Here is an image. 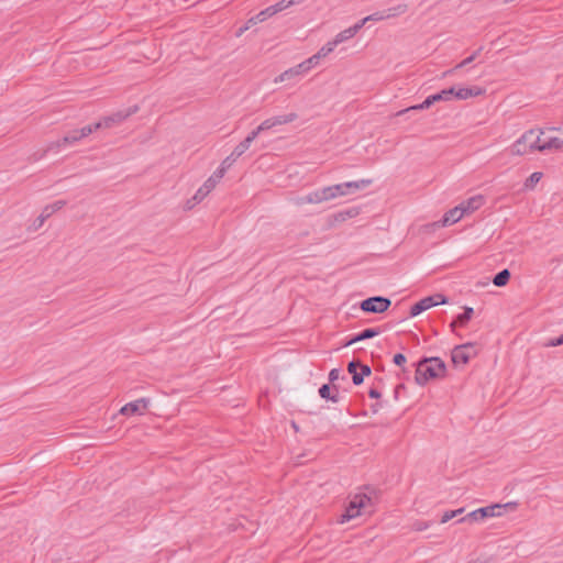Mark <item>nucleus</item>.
<instances>
[{
	"mask_svg": "<svg viewBox=\"0 0 563 563\" xmlns=\"http://www.w3.org/2000/svg\"><path fill=\"white\" fill-rule=\"evenodd\" d=\"M354 36H355V34L353 33L351 27H347V29L341 31L340 33H338L335 35V37L333 38V41L335 42L336 45H339Z\"/></svg>",
	"mask_w": 563,
	"mask_h": 563,
	"instance_id": "7c9ffc66",
	"label": "nucleus"
},
{
	"mask_svg": "<svg viewBox=\"0 0 563 563\" xmlns=\"http://www.w3.org/2000/svg\"><path fill=\"white\" fill-rule=\"evenodd\" d=\"M338 45L335 44V42L332 40L330 42H328L325 45H323L318 52L317 54L323 58L325 56H328L330 53H332L334 51V48L336 47Z\"/></svg>",
	"mask_w": 563,
	"mask_h": 563,
	"instance_id": "f704fd0d",
	"label": "nucleus"
},
{
	"mask_svg": "<svg viewBox=\"0 0 563 563\" xmlns=\"http://www.w3.org/2000/svg\"><path fill=\"white\" fill-rule=\"evenodd\" d=\"M562 344H563V334L556 339L550 340L545 345L547 346H558V345H562Z\"/></svg>",
	"mask_w": 563,
	"mask_h": 563,
	"instance_id": "49530a36",
	"label": "nucleus"
},
{
	"mask_svg": "<svg viewBox=\"0 0 563 563\" xmlns=\"http://www.w3.org/2000/svg\"><path fill=\"white\" fill-rule=\"evenodd\" d=\"M339 378H340V369H338V368L331 369L330 373H329V380H330V383H334Z\"/></svg>",
	"mask_w": 563,
	"mask_h": 563,
	"instance_id": "37998d69",
	"label": "nucleus"
},
{
	"mask_svg": "<svg viewBox=\"0 0 563 563\" xmlns=\"http://www.w3.org/2000/svg\"><path fill=\"white\" fill-rule=\"evenodd\" d=\"M390 303L391 301L388 298L375 296L363 300L361 302V309L364 312L382 313L389 308Z\"/></svg>",
	"mask_w": 563,
	"mask_h": 563,
	"instance_id": "9b49d317",
	"label": "nucleus"
},
{
	"mask_svg": "<svg viewBox=\"0 0 563 563\" xmlns=\"http://www.w3.org/2000/svg\"><path fill=\"white\" fill-rule=\"evenodd\" d=\"M540 132L539 129L526 131L510 147L509 153L515 156H525L539 152Z\"/></svg>",
	"mask_w": 563,
	"mask_h": 563,
	"instance_id": "f03ea898",
	"label": "nucleus"
},
{
	"mask_svg": "<svg viewBox=\"0 0 563 563\" xmlns=\"http://www.w3.org/2000/svg\"><path fill=\"white\" fill-rule=\"evenodd\" d=\"M320 59H321V57L316 53L314 55H312L311 57H309L308 59H306L303 62L311 69L312 67L318 65Z\"/></svg>",
	"mask_w": 563,
	"mask_h": 563,
	"instance_id": "ea45409f",
	"label": "nucleus"
},
{
	"mask_svg": "<svg viewBox=\"0 0 563 563\" xmlns=\"http://www.w3.org/2000/svg\"><path fill=\"white\" fill-rule=\"evenodd\" d=\"M361 515V508L357 506L356 501L352 498L345 509V512L341 516V522L349 521L353 518H356Z\"/></svg>",
	"mask_w": 563,
	"mask_h": 563,
	"instance_id": "5701e85b",
	"label": "nucleus"
},
{
	"mask_svg": "<svg viewBox=\"0 0 563 563\" xmlns=\"http://www.w3.org/2000/svg\"><path fill=\"white\" fill-rule=\"evenodd\" d=\"M358 369L360 375H362L363 378L371 374V367L368 365L361 364V366H358Z\"/></svg>",
	"mask_w": 563,
	"mask_h": 563,
	"instance_id": "09e8293b",
	"label": "nucleus"
},
{
	"mask_svg": "<svg viewBox=\"0 0 563 563\" xmlns=\"http://www.w3.org/2000/svg\"><path fill=\"white\" fill-rule=\"evenodd\" d=\"M464 217L460 205L450 209L448 212L444 213L443 219L441 221L433 222L429 224L428 227L431 228H440V227H446L449 224L456 223Z\"/></svg>",
	"mask_w": 563,
	"mask_h": 563,
	"instance_id": "4468645a",
	"label": "nucleus"
},
{
	"mask_svg": "<svg viewBox=\"0 0 563 563\" xmlns=\"http://www.w3.org/2000/svg\"><path fill=\"white\" fill-rule=\"evenodd\" d=\"M65 206H66V201L65 200H57V201H55V202H53L51 205L45 206L42 209L41 214L34 221L33 230L34 231L38 230L48 218H51L55 212H57L58 210H60Z\"/></svg>",
	"mask_w": 563,
	"mask_h": 563,
	"instance_id": "f8f14e48",
	"label": "nucleus"
},
{
	"mask_svg": "<svg viewBox=\"0 0 563 563\" xmlns=\"http://www.w3.org/2000/svg\"><path fill=\"white\" fill-rule=\"evenodd\" d=\"M379 334V330L376 329V328H368V329H365L363 330L360 334H357L356 336L352 338L351 340H349L344 345L345 346H350L358 341H363V340H366V339H372L376 335Z\"/></svg>",
	"mask_w": 563,
	"mask_h": 563,
	"instance_id": "4be33fe9",
	"label": "nucleus"
},
{
	"mask_svg": "<svg viewBox=\"0 0 563 563\" xmlns=\"http://www.w3.org/2000/svg\"><path fill=\"white\" fill-rule=\"evenodd\" d=\"M454 517H455V512H453L452 510L445 511L443 514L442 518H441V523H446L448 521H450Z\"/></svg>",
	"mask_w": 563,
	"mask_h": 563,
	"instance_id": "de8ad7c7",
	"label": "nucleus"
},
{
	"mask_svg": "<svg viewBox=\"0 0 563 563\" xmlns=\"http://www.w3.org/2000/svg\"><path fill=\"white\" fill-rule=\"evenodd\" d=\"M484 197L482 195L473 196L460 203L463 214H471L478 210L484 205Z\"/></svg>",
	"mask_w": 563,
	"mask_h": 563,
	"instance_id": "f3484780",
	"label": "nucleus"
},
{
	"mask_svg": "<svg viewBox=\"0 0 563 563\" xmlns=\"http://www.w3.org/2000/svg\"><path fill=\"white\" fill-rule=\"evenodd\" d=\"M446 302V297L441 294L424 297L410 308V317H416L431 307L444 305Z\"/></svg>",
	"mask_w": 563,
	"mask_h": 563,
	"instance_id": "1a4fd4ad",
	"label": "nucleus"
},
{
	"mask_svg": "<svg viewBox=\"0 0 563 563\" xmlns=\"http://www.w3.org/2000/svg\"><path fill=\"white\" fill-rule=\"evenodd\" d=\"M256 133H253V131L241 142L239 143L234 150L232 151V153L234 154V156H236L238 158L240 156H242L251 146L252 142L256 139Z\"/></svg>",
	"mask_w": 563,
	"mask_h": 563,
	"instance_id": "412c9836",
	"label": "nucleus"
},
{
	"mask_svg": "<svg viewBox=\"0 0 563 563\" xmlns=\"http://www.w3.org/2000/svg\"><path fill=\"white\" fill-rule=\"evenodd\" d=\"M539 152H553L563 147V130L550 128L545 130L539 129Z\"/></svg>",
	"mask_w": 563,
	"mask_h": 563,
	"instance_id": "20e7f679",
	"label": "nucleus"
},
{
	"mask_svg": "<svg viewBox=\"0 0 563 563\" xmlns=\"http://www.w3.org/2000/svg\"><path fill=\"white\" fill-rule=\"evenodd\" d=\"M368 396H369L371 398H375V399H377V398H379V397H380V393H379L377 389L372 388V389H369V391H368Z\"/></svg>",
	"mask_w": 563,
	"mask_h": 563,
	"instance_id": "8fccbe9b",
	"label": "nucleus"
},
{
	"mask_svg": "<svg viewBox=\"0 0 563 563\" xmlns=\"http://www.w3.org/2000/svg\"><path fill=\"white\" fill-rule=\"evenodd\" d=\"M273 15H275V12H274L272 5H269L266 9L258 12L256 14V19H257V21L264 22L265 20H267L268 18H271Z\"/></svg>",
	"mask_w": 563,
	"mask_h": 563,
	"instance_id": "e433bc0d",
	"label": "nucleus"
},
{
	"mask_svg": "<svg viewBox=\"0 0 563 563\" xmlns=\"http://www.w3.org/2000/svg\"><path fill=\"white\" fill-rule=\"evenodd\" d=\"M360 214V208L353 207L347 210L341 211L336 214L338 221H345L346 219L354 218Z\"/></svg>",
	"mask_w": 563,
	"mask_h": 563,
	"instance_id": "c756f323",
	"label": "nucleus"
},
{
	"mask_svg": "<svg viewBox=\"0 0 563 563\" xmlns=\"http://www.w3.org/2000/svg\"><path fill=\"white\" fill-rule=\"evenodd\" d=\"M93 131L91 124L90 125H86L81 129H77V130H73L70 132H68L63 139L56 141V142H52L47 145V148L46 151H54V150H57L59 147H63L65 145H68V144H74L78 141H80L81 139L84 137H87L88 135H90Z\"/></svg>",
	"mask_w": 563,
	"mask_h": 563,
	"instance_id": "6e6552de",
	"label": "nucleus"
},
{
	"mask_svg": "<svg viewBox=\"0 0 563 563\" xmlns=\"http://www.w3.org/2000/svg\"><path fill=\"white\" fill-rule=\"evenodd\" d=\"M435 102H439V100H438L437 95L434 93V95H431V96L427 97L426 100L422 103H419V104H416V106H411V107H408V108H406L404 110L398 111L396 113V115H402L406 112L415 111V110H424V109L430 108Z\"/></svg>",
	"mask_w": 563,
	"mask_h": 563,
	"instance_id": "aec40b11",
	"label": "nucleus"
},
{
	"mask_svg": "<svg viewBox=\"0 0 563 563\" xmlns=\"http://www.w3.org/2000/svg\"><path fill=\"white\" fill-rule=\"evenodd\" d=\"M257 23H261V21H257L256 15H254L247 20L245 25H249V29H250L252 25H255Z\"/></svg>",
	"mask_w": 563,
	"mask_h": 563,
	"instance_id": "603ef678",
	"label": "nucleus"
},
{
	"mask_svg": "<svg viewBox=\"0 0 563 563\" xmlns=\"http://www.w3.org/2000/svg\"><path fill=\"white\" fill-rule=\"evenodd\" d=\"M220 180L219 177L212 174L196 191L195 196L187 201V208L191 209L195 205L201 202L216 188Z\"/></svg>",
	"mask_w": 563,
	"mask_h": 563,
	"instance_id": "9d476101",
	"label": "nucleus"
},
{
	"mask_svg": "<svg viewBox=\"0 0 563 563\" xmlns=\"http://www.w3.org/2000/svg\"><path fill=\"white\" fill-rule=\"evenodd\" d=\"M509 278H510V272L508 269H503L501 272H499L498 274L495 275V277L493 278V283L497 287H503V286L507 285V283L509 282Z\"/></svg>",
	"mask_w": 563,
	"mask_h": 563,
	"instance_id": "cd10ccee",
	"label": "nucleus"
},
{
	"mask_svg": "<svg viewBox=\"0 0 563 563\" xmlns=\"http://www.w3.org/2000/svg\"><path fill=\"white\" fill-rule=\"evenodd\" d=\"M257 23H261V21H257L256 15H254L247 20L245 25H249V29H250L252 25H255Z\"/></svg>",
	"mask_w": 563,
	"mask_h": 563,
	"instance_id": "3c124183",
	"label": "nucleus"
},
{
	"mask_svg": "<svg viewBox=\"0 0 563 563\" xmlns=\"http://www.w3.org/2000/svg\"><path fill=\"white\" fill-rule=\"evenodd\" d=\"M126 118L125 114L118 112L109 117L102 118L100 121L91 124L93 131H97L99 129H109L113 126L114 124H118L122 122Z\"/></svg>",
	"mask_w": 563,
	"mask_h": 563,
	"instance_id": "a211bd4d",
	"label": "nucleus"
},
{
	"mask_svg": "<svg viewBox=\"0 0 563 563\" xmlns=\"http://www.w3.org/2000/svg\"><path fill=\"white\" fill-rule=\"evenodd\" d=\"M365 23H367V21H365V18H364L361 21H358L357 23H355L353 26H351V30L356 35L358 33V31L365 25Z\"/></svg>",
	"mask_w": 563,
	"mask_h": 563,
	"instance_id": "c03bdc74",
	"label": "nucleus"
},
{
	"mask_svg": "<svg viewBox=\"0 0 563 563\" xmlns=\"http://www.w3.org/2000/svg\"><path fill=\"white\" fill-rule=\"evenodd\" d=\"M372 184L371 179H361L356 181H346L322 188L324 200L329 201L341 196H347L356 192Z\"/></svg>",
	"mask_w": 563,
	"mask_h": 563,
	"instance_id": "7ed1b4c3",
	"label": "nucleus"
},
{
	"mask_svg": "<svg viewBox=\"0 0 563 563\" xmlns=\"http://www.w3.org/2000/svg\"><path fill=\"white\" fill-rule=\"evenodd\" d=\"M276 125L275 118H268L264 120L256 129L253 130V133H256V136H258L260 133L271 130Z\"/></svg>",
	"mask_w": 563,
	"mask_h": 563,
	"instance_id": "c85d7f7f",
	"label": "nucleus"
},
{
	"mask_svg": "<svg viewBox=\"0 0 563 563\" xmlns=\"http://www.w3.org/2000/svg\"><path fill=\"white\" fill-rule=\"evenodd\" d=\"M297 77H299L298 74L295 71L294 67H291V68L285 70L284 73H282L279 76H277L274 79V82L278 84V82L290 80V79H294V78H297Z\"/></svg>",
	"mask_w": 563,
	"mask_h": 563,
	"instance_id": "2f4dec72",
	"label": "nucleus"
},
{
	"mask_svg": "<svg viewBox=\"0 0 563 563\" xmlns=\"http://www.w3.org/2000/svg\"><path fill=\"white\" fill-rule=\"evenodd\" d=\"M478 52H479V51H476V52H475L474 54H472L470 57H467V58H465L464 60H462L460 64H457V65L455 66V68H454V69L462 68V67H464V66H466V65L471 64V63L476 58V56L478 55Z\"/></svg>",
	"mask_w": 563,
	"mask_h": 563,
	"instance_id": "a19ab883",
	"label": "nucleus"
},
{
	"mask_svg": "<svg viewBox=\"0 0 563 563\" xmlns=\"http://www.w3.org/2000/svg\"><path fill=\"white\" fill-rule=\"evenodd\" d=\"M446 366L440 357H424L417 364L416 383L426 385L430 379L445 376Z\"/></svg>",
	"mask_w": 563,
	"mask_h": 563,
	"instance_id": "f257e3e1",
	"label": "nucleus"
},
{
	"mask_svg": "<svg viewBox=\"0 0 563 563\" xmlns=\"http://www.w3.org/2000/svg\"><path fill=\"white\" fill-rule=\"evenodd\" d=\"M430 527L429 522L416 521L412 523L411 529L415 531H423Z\"/></svg>",
	"mask_w": 563,
	"mask_h": 563,
	"instance_id": "58836bf2",
	"label": "nucleus"
},
{
	"mask_svg": "<svg viewBox=\"0 0 563 563\" xmlns=\"http://www.w3.org/2000/svg\"><path fill=\"white\" fill-rule=\"evenodd\" d=\"M246 30H249V25L240 27L239 31L236 32V36H241Z\"/></svg>",
	"mask_w": 563,
	"mask_h": 563,
	"instance_id": "5fc2aeb1",
	"label": "nucleus"
},
{
	"mask_svg": "<svg viewBox=\"0 0 563 563\" xmlns=\"http://www.w3.org/2000/svg\"><path fill=\"white\" fill-rule=\"evenodd\" d=\"M274 118H275L276 125H282V124H287V123L294 122L298 118V115H297V113L291 112L288 114L277 115Z\"/></svg>",
	"mask_w": 563,
	"mask_h": 563,
	"instance_id": "473e14b6",
	"label": "nucleus"
},
{
	"mask_svg": "<svg viewBox=\"0 0 563 563\" xmlns=\"http://www.w3.org/2000/svg\"><path fill=\"white\" fill-rule=\"evenodd\" d=\"M542 178V173L534 172L532 173L526 180L525 187L528 189H532Z\"/></svg>",
	"mask_w": 563,
	"mask_h": 563,
	"instance_id": "72a5a7b5",
	"label": "nucleus"
},
{
	"mask_svg": "<svg viewBox=\"0 0 563 563\" xmlns=\"http://www.w3.org/2000/svg\"><path fill=\"white\" fill-rule=\"evenodd\" d=\"M452 511L455 512V517H457L459 515L463 514L464 509L460 508V509L452 510Z\"/></svg>",
	"mask_w": 563,
	"mask_h": 563,
	"instance_id": "6e6d98bb",
	"label": "nucleus"
},
{
	"mask_svg": "<svg viewBox=\"0 0 563 563\" xmlns=\"http://www.w3.org/2000/svg\"><path fill=\"white\" fill-rule=\"evenodd\" d=\"M435 102H439V100H438L437 95L434 93V95H431V96L427 97L426 100L422 103H419V104H416V106H411V107H408V108H406L404 110L398 111L396 113V115H402L406 112L415 111V110H424V109L430 108Z\"/></svg>",
	"mask_w": 563,
	"mask_h": 563,
	"instance_id": "6ab92c4d",
	"label": "nucleus"
},
{
	"mask_svg": "<svg viewBox=\"0 0 563 563\" xmlns=\"http://www.w3.org/2000/svg\"><path fill=\"white\" fill-rule=\"evenodd\" d=\"M150 402L151 401L148 398L136 399L134 401H131V402L124 405L120 409V413H122L124 416H131V415H135V413L142 415L148 408Z\"/></svg>",
	"mask_w": 563,
	"mask_h": 563,
	"instance_id": "ddd939ff",
	"label": "nucleus"
},
{
	"mask_svg": "<svg viewBox=\"0 0 563 563\" xmlns=\"http://www.w3.org/2000/svg\"><path fill=\"white\" fill-rule=\"evenodd\" d=\"M358 366L361 363L358 361H352L347 364V372L352 375V380L354 385H360L363 383V377L360 375Z\"/></svg>",
	"mask_w": 563,
	"mask_h": 563,
	"instance_id": "a878e982",
	"label": "nucleus"
},
{
	"mask_svg": "<svg viewBox=\"0 0 563 563\" xmlns=\"http://www.w3.org/2000/svg\"><path fill=\"white\" fill-rule=\"evenodd\" d=\"M272 8H273L275 14H277L278 12H282L290 7H289V2L287 0H280L279 2L273 4Z\"/></svg>",
	"mask_w": 563,
	"mask_h": 563,
	"instance_id": "4c0bfd02",
	"label": "nucleus"
},
{
	"mask_svg": "<svg viewBox=\"0 0 563 563\" xmlns=\"http://www.w3.org/2000/svg\"><path fill=\"white\" fill-rule=\"evenodd\" d=\"M319 395L321 398L331 400L332 402L339 401V394L335 391L334 394L331 393V387L328 384H324L319 389Z\"/></svg>",
	"mask_w": 563,
	"mask_h": 563,
	"instance_id": "bb28decb",
	"label": "nucleus"
},
{
	"mask_svg": "<svg viewBox=\"0 0 563 563\" xmlns=\"http://www.w3.org/2000/svg\"><path fill=\"white\" fill-rule=\"evenodd\" d=\"M407 11L406 4H398L395 8H389L386 13L375 12L371 15L365 16V21H380L384 19L394 18L400 15Z\"/></svg>",
	"mask_w": 563,
	"mask_h": 563,
	"instance_id": "dca6fc26",
	"label": "nucleus"
},
{
	"mask_svg": "<svg viewBox=\"0 0 563 563\" xmlns=\"http://www.w3.org/2000/svg\"><path fill=\"white\" fill-rule=\"evenodd\" d=\"M484 89L478 86L473 87H451L435 93L439 101H449L452 98L459 100H466L484 93Z\"/></svg>",
	"mask_w": 563,
	"mask_h": 563,
	"instance_id": "39448f33",
	"label": "nucleus"
},
{
	"mask_svg": "<svg viewBox=\"0 0 563 563\" xmlns=\"http://www.w3.org/2000/svg\"><path fill=\"white\" fill-rule=\"evenodd\" d=\"M257 23H261V21H257L256 15H254L247 20L245 25H249V29H250L252 25H255Z\"/></svg>",
	"mask_w": 563,
	"mask_h": 563,
	"instance_id": "864d4df0",
	"label": "nucleus"
},
{
	"mask_svg": "<svg viewBox=\"0 0 563 563\" xmlns=\"http://www.w3.org/2000/svg\"><path fill=\"white\" fill-rule=\"evenodd\" d=\"M294 69L298 74V76H301L310 70V68L307 66L305 62L296 65Z\"/></svg>",
	"mask_w": 563,
	"mask_h": 563,
	"instance_id": "79ce46f5",
	"label": "nucleus"
},
{
	"mask_svg": "<svg viewBox=\"0 0 563 563\" xmlns=\"http://www.w3.org/2000/svg\"><path fill=\"white\" fill-rule=\"evenodd\" d=\"M324 201L325 200H324L322 189L309 192L308 195H305V196H298V197H295L291 199V202L298 207H301V206L308 205V203H321Z\"/></svg>",
	"mask_w": 563,
	"mask_h": 563,
	"instance_id": "2eb2a0df",
	"label": "nucleus"
},
{
	"mask_svg": "<svg viewBox=\"0 0 563 563\" xmlns=\"http://www.w3.org/2000/svg\"><path fill=\"white\" fill-rule=\"evenodd\" d=\"M353 499L361 509L366 508L371 504V498L366 494H356L353 496Z\"/></svg>",
	"mask_w": 563,
	"mask_h": 563,
	"instance_id": "c9c22d12",
	"label": "nucleus"
},
{
	"mask_svg": "<svg viewBox=\"0 0 563 563\" xmlns=\"http://www.w3.org/2000/svg\"><path fill=\"white\" fill-rule=\"evenodd\" d=\"M516 506H517L516 503H507L505 505L496 504V505L478 508L476 510L471 511L465 517L459 519V522H476V521H481L487 517L500 516L503 508L514 509Z\"/></svg>",
	"mask_w": 563,
	"mask_h": 563,
	"instance_id": "423d86ee",
	"label": "nucleus"
},
{
	"mask_svg": "<svg viewBox=\"0 0 563 563\" xmlns=\"http://www.w3.org/2000/svg\"><path fill=\"white\" fill-rule=\"evenodd\" d=\"M238 159L236 156H234L233 153H231L229 156H227L220 167L213 173L216 175V177H219L220 179L223 178L225 172L235 163V161Z\"/></svg>",
	"mask_w": 563,
	"mask_h": 563,
	"instance_id": "b1692460",
	"label": "nucleus"
},
{
	"mask_svg": "<svg viewBox=\"0 0 563 563\" xmlns=\"http://www.w3.org/2000/svg\"><path fill=\"white\" fill-rule=\"evenodd\" d=\"M478 353L475 343H464L456 345L451 352V360L455 366L466 365L471 358L475 357Z\"/></svg>",
	"mask_w": 563,
	"mask_h": 563,
	"instance_id": "0eeeda50",
	"label": "nucleus"
},
{
	"mask_svg": "<svg viewBox=\"0 0 563 563\" xmlns=\"http://www.w3.org/2000/svg\"><path fill=\"white\" fill-rule=\"evenodd\" d=\"M473 313L474 310L472 307H465L464 312L460 313L451 323V328L454 329L456 325H465L471 320Z\"/></svg>",
	"mask_w": 563,
	"mask_h": 563,
	"instance_id": "393cba45",
	"label": "nucleus"
},
{
	"mask_svg": "<svg viewBox=\"0 0 563 563\" xmlns=\"http://www.w3.org/2000/svg\"><path fill=\"white\" fill-rule=\"evenodd\" d=\"M394 363L398 366H401L402 364L406 363V356L401 353L395 354Z\"/></svg>",
	"mask_w": 563,
	"mask_h": 563,
	"instance_id": "a18cd8bd",
	"label": "nucleus"
}]
</instances>
